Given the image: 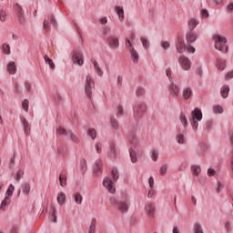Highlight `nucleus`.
<instances>
[{
	"mask_svg": "<svg viewBox=\"0 0 233 233\" xmlns=\"http://www.w3.org/2000/svg\"><path fill=\"white\" fill-rule=\"evenodd\" d=\"M151 157L153 161H157V158L159 157V153L156 150H153Z\"/></svg>",
	"mask_w": 233,
	"mask_h": 233,
	"instance_id": "nucleus-53",
	"label": "nucleus"
},
{
	"mask_svg": "<svg viewBox=\"0 0 233 233\" xmlns=\"http://www.w3.org/2000/svg\"><path fill=\"white\" fill-rule=\"evenodd\" d=\"M177 141L179 145H185V141H187V139L185 138V135L183 133L177 134Z\"/></svg>",
	"mask_w": 233,
	"mask_h": 233,
	"instance_id": "nucleus-30",
	"label": "nucleus"
},
{
	"mask_svg": "<svg viewBox=\"0 0 233 233\" xmlns=\"http://www.w3.org/2000/svg\"><path fill=\"white\" fill-rule=\"evenodd\" d=\"M103 185L105 188H106L108 192H110V194H114V192H116V186L112 181V178L105 177L103 180Z\"/></svg>",
	"mask_w": 233,
	"mask_h": 233,
	"instance_id": "nucleus-6",
	"label": "nucleus"
},
{
	"mask_svg": "<svg viewBox=\"0 0 233 233\" xmlns=\"http://www.w3.org/2000/svg\"><path fill=\"white\" fill-rule=\"evenodd\" d=\"M227 63L225 62L224 59H217V68L218 70H225V66H226Z\"/></svg>",
	"mask_w": 233,
	"mask_h": 233,
	"instance_id": "nucleus-24",
	"label": "nucleus"
},
{
	"mask_svg": "<svg viewBox=\"0 0 233 233\" xmlns=\"http://www.w3.org/2000/svg\"><path fill=\"white\" fill-rule=\"evenodd\" d=\"M117 156V149L116 148V145L112 144L109 150V157L111 159H116Z\"/></svg>",
	"mask_w": 233,
	"mask_h": 233,
	"instance_id": "nucleus-19",
	"label": "nucleus"
},
{
	"mask_svg": "<svg viewBox=\"0 0 233 233\" xmlns=\"http://www.w3.org/2000/svg\"><path fill=\"white\" fill-rule=\"evenodd\" d=\"M43 28H44L45 32H46V33L50 32V25H49L48 20L44 19Z\"/></svg>",
	"mask_w": 233,
	"mask_h": 233,
	"instance_id": "nucleus-40",
	"label": "nucleus"
},
{
	"mask_svg": "<svg viewBox=\"0 0 233 233\" xmlns=\"http://www.w3.org/2000/svg\"><path fill=\"white\" fill-rule=\"evenodd\" d=\"M167 170H168V165L167 164L162 165L159 170L160 176H165L167 174Z\"/></svg>",
	"mask_w": 233,
	"mask_h": 233,
	"instance_id": "nucleus-38",
	"label": "nucleus"
},
{
	"mask_svg": "<svg viewBox=\"0 0 233 233\" xmlns=\"http://www.w3.org/2000/svg\"><path fill=\"white\" fill-rule=\"evenodd\" d=\"M149 188H154V177H150L148 179Z\"/></svg>",
	"mask_w": 233,
	"mask_h": 233,
	"instance_id": "nucleus-62",
	"label": "nucleus"
},
{
	"mask_svg": "<svg viewBox=\"0 0 233 233\" xmlns=\"http://www.w3.org/2000/svg\"><path fill=\"white\" fill-rule=\"evenodd\" d=\"M67 134L73 143H76V145L79 143V137H77V135L74 134L72 131H68Z\"/></svg>",
	"mask_w": 233,
	"mask_h": 233,
	"instance_id": "nucleus-25",
	"label": "nucleus"
},
{
	"mask_svg": "<svg viewBox=\"0 0 233 233\" xmlns=\"http://www.w3.org/2000/svg\"><path fill=\"white\" fill-rule=\"evenodd\" d=\"M170 91L172 92L173 96H176L177 97L179 96V88L177 86L174 85V83L170 85Z\"/></svg>",
	"mask_w": 233,
	"mask_h": 233,
	"instance_id": "nucleus-29",
	"label": "nucleus"
},
{
	"mask_svg": "<svg viewBox=\"0 0 233 233\" xmlns=\"http://www.w3.org/2000/svg\"><path fill=\"white\" fill-rule=\"evenodd\" d=\"M95 147H96V150L97 154H101L103 145H101V143H96Z\"/></svg>",
	"mask_w": 233,
	"mask_h": 233,
	"instance_id": "nucleus-57",
	"label": "nucleus"
},
{
	"mask_svg": "<svg viewBox=\"0 0 233 233\" xmlns=\"http://www.w3.org/2000/svg\"><path fill=\"white\" fill-rule=\"evenodd\" d=\"M228 92H230V87L228 86H223L220 90V94L224 99L228 97Z\"/></svg>",
	"mask_w": 233,
	"mask_h": 233,
	"instance_id": "nucleus-21",
	"label": "nucleus"
},
{
	"mask_svg": "<svg viewBox=\"0 0 233 233\" xmlns=\"http://www.w3.org/2000/svg\"><path fill=\"white\" fill-rule=\"evenodd\" d=\"M7 71L9 72V74H11L12 76H14L16 72V68H15V62H10L7 65Z\"/></svg>",
	"mask_w": 233,
	"mask_h": 233,
	"instance_id": "nucleus-23",
	"label": "nucleus"
},
{
	"mask_svg": "<svg viewBox=\"0 0 233 233\" xmlns=\"http://www.w3.org/2000/svg\"><path fill=\"white\" fill-rule=\"evenodd\" d=\"M129 52L131 54V58L133 60V63L137 64L139 63V54H137V51L134 48H129Z\"/></svg>",
	"mask_w": 233,
	"mask_h": 233,
	"instance_id": "nucleus-14",
	"label": "nucleus"
},
{
	"mask_svg": "<svg viewBox=\"0 0 233 233\" xmlns=\"http://www.w3.org/2000/svg\"><path fill=\"white\" fill-rule=\"evenodd\" d=\"M187 51L188 52V54H194L196 52V48H194V46H187Z\"/></svg>",
	"mask_w": 233,
	"mask_h": 233,
	"instance_id": "nucleus-59",
	"label": "nucleus"
},
{
	"mask_svg": "<svg viewBox=\"0 0 233 233\" xmlns=\"http://www.w3.org/2000/svg\"><path fill=\"white\" fill-rule=\"evenodd\" d=\"M107 43L109 45V47L113 48V50L119 48V38L114 35H110L107 37Z\"/></svg>",
	"mask_w": 233,
	"mask_h": 233,
	"instance_id": "nucleus-7",
	"label": "nucleus"
},
{
	"mask_svg": "<svg viewBox=\"0 0 233 233\" xmlns=\"http://www.w3.org/2000/svg\"><path fill=\"white\" fill-rule=\"evenodd\" d=\"M22 192L25 196H28L30 194V183L25 182L22 184Z\"/></svg>",
	"mask_w": 233,
	"mask_h": 233,
	"instance_id": "nucleus-22",
	"label": "nucleus"
},
{
	"mask_svg": "<svg viewBox=\"0 0 233 233\" xmlns=\"http://www.w3.org/2000/svg\"><path fill=\"white\" fill-rule=\"evenodd\" d=\"M112 177H113V181H117L119 179V172L117 171V168H113L112 169Z\"/></svg>",
	"mask_w": 233,
	"mask_h": 233,
	"instance_id": "nucleus-35",
	"label": "nucleus"
},
{
	"mask_svg": "<svg viewBox=\"0 0 233 233\" xmlns=\"http://www.w3.org/2000/svg\"><path fill=\"white\" fill-rule=\"evenodd\" d=\"M2 48H3L4 54H6V56H10V45L4 44Z\"/></svg>",
	"mask_w": 233,
	"mask_h": 233,
	"instance_id": "nucleus-39",
	"label": "nucleus"
},
{
	"mask_svg": "<svg viewBox=\"0 0 233 233\" xmlns=\"http://www.w3.org/2000/svg\"><path fill=\"white\" fill-rule=\"evenodd\" d=\"M129 139H130V143L132 144V145H137V143H138V140H137V137H136V135H131L130 137H129Z\"/></svg>",
	"mask_w": 233,
	"mask_h": 233,
	"instance_id": "nucleus-46",
	"label": "nucleus"
},
{
	"mask_svg": "<svg viewBox=\"0 0 233 233\" xmlns=\"http://www.w3.org/2000/svg\"><path fill=\"white\" fill-rule=\"evenodd\" d=\"M191 125L194 130H198V127H199V123H198V121H196V119L191 120Z\"/></svg>",
	"mask_w": 233,
	"mask_h": 233,
	"instance_id": "nucleus-55",
	"label": "nucleus"
},
{
	"mask_svg": "<svg viewBox=\"0 0 233 233\" xmlns=\"http://www.w3.org/2000/svg\"><path fill=\"white\" fill-rule=\"evenodd\" d=\"M75 202L76 203V205H81V203H83V196H81L79 193H76Z\"/></svg>",
	"mask_w": 233,
	"mask_h": 233,
	"instance_id": "nucleus-34",
	"label": "nucleus"
},
{
	"mask_svg": "<svg viewBox=\"0 0 233 233\" xmlns=\"http://www.w3.org/2000/svg\"><path fill=\"white\" fill-rule=\"evenodd\" d=\"M23 127H24V132L25 136L30 135V124L28 123V120L26 118L23 119Z\"/></svg>",
	"mask_w": 233,
	"mask_h": 233,
	"instance_id": "nucleus-20",
	"label": "nucleus"
},
{
	"mask_svg": "<svg viewBox=\"0 0 233 233\" xmlns=\"http://www.w3.org/2000/svg\"><path fill=\"white\" fill-rule=\"evenodd\" d=\"M208 176H216V170L213 168H208Z\"/></svg>",
	"mask_w": 233,
	"mask_h": 233,
	"instance_id": "nucleus-63",
	"label": "nucleus"
},
{
	"mask_svg": "<svg viewBox=\"0 0 233 233\" xmlns=\"http://www.w3.org/2000/svg\"><path fill=\"white\" fill-rule=\"evenodd\" d=\"M161 47L163 50H168V48H170V43L168 41H162Z\"/></svg>",
	"mask_w": 233,
	"mask_h": 233,
	"instance_id": "nucleus-45",
	"label": "nucleus"
},
{
	"mask_svg": "<svg viewBox=\"0 0 233 233\" xmlns=\"http://www.w3.org/2000/svg\"><path fill=\"white\" fill-rule=\"evenodd\" d=\"M134 118L136 121H139V119H143V115L147 112V104L145 102H138L133 107Z\"/></svg>",
	"mask_w": 233,
	"mask_h": 233,
	"instance_id": "nucleus-1",
	"label": "nucleus"
},
{
	"mask_svg": "<svg viewBox=\"0 0 233 233\" xmlns=\"http://www.w3.org/2000/svg\"><path fill=\"white\" fill-rule=\"evenodd\" d=\"M176 48L177 54H183V52H185V42H183L181 39H178L176 45Z\"/></svg>",
	"mask_w": 233,
	"mask_h": 233,
	"instance_id": "nucleus-15",
	"label": "nucleus"
},
{
	"mask_svg": "<svg viewBox=\"0 0 233 233\" xmlns=\"http://www.w3.org/2000/svg\"><path fill=\"white\" fill-rule=\"evenodd\" d=\"M147 94V91L144 87L138 86L136 90V96L137 97H141V96H145Z\"/></svg>",
	"mask_w": 233,
	"mask_h": 233,
	"instance_id": "nucleus-31",
	"label": "nucleus"
},
{
	"mask_svg": "<svg viewBox=\"0 0 233 233\" xmlns=\"http://www.w3.org/2000/svg\"><path fill=\"white\" fill-rule=\"evenodd\" d=\"M44 59L47 65H49L51 70H54L56 68V65L54 64V61L48 57V55H45Z\"/></svg>",
	"mask_w": 233,
	"mask_h": 233,
	"instance_id": "nucleus-26",
	"label": "nucleus"
},
{
	"mask_svg": "<svg viewBox=\"0 0 233 233\" xmlns=\"http://www.w3.org/2000/svg\"><path fill=\"white\" fill-rule=\"evenodd\" d=\"M23 176H25V171H23L22 169H19L16 173V177H15V179L17 181H20L21 178L23 177Z\"/></svg>",
	"mask_w": 233,
	"mask_h": 233,
	"instance_id": "nucleus-47",
	"label": "nucleus"
},
{
	"mask_svg": "<svg viewBox=\"0 0 233 233\" xmlns=\"http://www.w3.org/2000/svg\"><path fill=\"white\" fill-rule=\"evenodd\" d=\"M129 154L132 163H137V153H136V151L133 149H130Z\"/></svg>",
	"mask_w": 233,
	"mask_h": 233,
	"instance_id": "nucleus-32",
	"label": "nucleus"
},
{
	"mask_svg": "<svg viewBox=\"0 0 233 233\" xmlns=\"http://www.w3.org/2000/svg\"><path fill=\"white\" fill-rule=\"evenodd\" d=\"M10 197H5L0 205V210H6V208H8V205H10Z\"/></svg>",
	"mask_w": 233,
	"mask_h": 233,
	"instance_id": "nucleus-16",
	"label": "nucleus"
},
{
	"mask_svg": "<svg viewBox=\"0 0 233 233\" xmlns=\"http://www.w3.org/2000/svg\"><path fill=\"white\" fill-rule=\"evenodd\" d=\"M121 116H123V106H118L116 107V116L121 117Z\"/></svg>",
	"mask_w": 233,
	"mask_h": 233,
	"instance_id": "nucleus-50",
	"label": "nucleus"
},
{
	"mask_svg": "<svg viewBox=\"0 0 233 233\" xmlns=\"http://www.w3.org/2000/svg\"><path fill=\"white\" fill-rule=\"evenodd\" d=\"M0 21H2V23L6 21V12H5L3 9L0 10Z\"/></svg>",
	"mask_w": 233,
	"mask_h": 233,
	"instance_id": "nucleus-44",
	"label": "nucleus"
},
{
	"mask_svg": "<svg viewBox=\"0 0 233 233\" xmlns=\"http://www.w3.org/2000/svg\"><path fill=\"white\" fill-rule=\"evenodd\" d=\"M56 132L59 136H68V131L61 127L57 128Z\"/></svg>",
	"mask_w": 233,
	"mask_h": 233,
	"instance_id": "nucleus-42",
	"label": "nucleus"
},
{
	"mask_svg": "<svg viewBox=\"0 0 233 233\" xmlns=\"http://www.w3.org/2000/svg\"><path fill=\"white\" fill-rule=\"evenodd\" d=\"M116 12L119 17V21L123 22L125 19V10H123V7L119 5L116 6Z\"/></svg>",
	"mask_w": 233,
	"mask_h": 233,
	"instance_id": "nucleus-17",
	"label": "nucleus"
},
{
	"mask_svg": "<svg viewBox=\"0 0 233 233\" xmlns=\"http://www.w3.org/2000/svg\"><path fill=\"white\" fill-rule=\"evenodd\" d=\"M197 40H198V35H196V33H194L192 31L187 33V35H186V41L187 43H194Z\"/></svg>",
	"mask_w": 233,
	"mask_h": 233,
	"instance_id": "nucleus-12",
	"label": "nucleus"
},
{
	"mask_svg": "<svg viewBox=\"0 0 233 233\" xmlns=\"http://www.w3.org/2000/svg\"><path fill=\"white\" fill-rule=\"evenodd\" d=\"M226 79H232L233 77V71H229L225 76Z\"/></svg>",
	"mask_w": 233,
	"mask_h": 233,
	"instance_id": "nucleus-64",
	"label": "nucleus"
},
{
	"mask_svg": "<svg viewBox=\"0 0 233 233\" xmlns=\"http://www.w3.org/2000/svg\"><path fill=\"white\" fill-rule=\"evenodd\" d=\"M72 61L74 65H78V66H83V65H85V57L83 56V53L79 51H74L72 53Z\"/></svg>",
	"mask_w": 233,
	"mask_h": 233,
	"instance_id": "nucleus-4",
	"label": "nucleus"
},
{
	"mask_svg": "<svg viewBox=\"0 0 233 233\" xmlns=\"http://www.w3.org/2000/svg\"><path fill=\"white\" fill-rule=\"evenodd\" d=\"M111 126L113 127V128H115L116 130H117V128H119V124L117 123V120L116 119H111Z\"/></svg>",
	"mask_w": 233,
	"mask_h": 233,
	"instance_id": "nucleus-54",
	"label": "nucleus"
},
{
	"mask_svg": "<svg viewBox=\"0 0 233 233\" xmlns=\"http://www.w3.org/2000/svg\"><path fill=\"white\" fill-rule=\"evenodd\" d=\"M89 233H96V221H92L88 229Z\"/></svg>",
	"mask_w": 233,
	"mask_h": 233,
	"instance_id": "nucleus-49",
	"label": "nucleus"
},
{
	"mask_svg": "<svg viewBox=\"0 0 233 233\" xmlns=\"http://www.w3.org/2000/svg\"><path fill=\"white\" fill-rule=\"evenodd\" d=\"M179 119L180 123H182L184 127L187 128V127H188V121L187 120V116L185 115V113L180 114Z\"/></svg>",
	"mask_w": 233,
	"mask_h": 233,
	"instance_id": "nucleus-28",
	"label": "nucleus"
},
{
	"mask_svg": "<svg viewBox=\"0 0 233 233\" xmlns=\"http://www.w3.org/2000/svg\"><path fill=\"white\" fill-rule=\"evenodd\" d=\"M178 63L182 68V70L188 71L190 70V66H192V63L188 57L182 56L178 58Z\"/></svg>",
	"mask_w": 233,
	"mask_h": 233,
	"instance_id": "nucleus-5",
	"label": "nucleus"
},
{
	"mask_svg": "<svg viewBox=\"0 0 233 233\" xmlns=\"http://www.w3.org/2000/svg\"><path fill=\"white\" fill-rule=\"evenodd\" d=\"M93 172L96 176H101L103 174V162L101 160H96Z\"/></svg>",
	"mask_w": 233,
	"mask_h": 233,
	"instance_id": "nucleus-8",
	"label": "nucleus"
},
{
	"mask_svg": "<svg viewBox=\"0 0 233 233\" xmlns=\"http://www.w3.org/2000/svg\"><path fill=\"white\" fill-rule=\"evenodd\" d=\"M16 17H17L18 22L20 23V25H24V23H25V14L16 15Z\"/></svg>",
	"mask_w": 233,
	"mask_h": 233,
	"instance_id": "nucleus-52",
	"label": "nucleus"
},
{
	"mask_svg": "<svg viewBox=\"0 0 233 233\" xmlns=\"http://www.w3.org/2000/svg\"><path fill=\"white\" fill-rule=\"evenodd\" d=\"M47 21L48 23H51V25H56V18H54L53 15H49L47 16Z\"/></svg>",
	"mask_w": 233,
	"mask_h": 233,
	"instance_id": "nucleus-56",
	"label": "nucleus"
},
{
	"mask_svg": "<svg viewBox=\"0 0 233 233\" xmlns=\"http://www.w3.org/2000/svg\"><path fill=\"white\" fill-rule=\"evenodd\" d=\"M87 136L91 137L93 140L97 137V135L96 134V129L95 128H89L87 130Z\"/></svg>",
	"mask_w": 233,
	"mask_h": 233,
	"instance_id": "nucleus-33",
	"label": "nucleus"
},
{
	"mask_svg": "<svg viewBox=\"0 0 233 233\" xmlns=\"http://www.w3.org/2000/svg\"><path fill=\"white\" fill-rule=\"evenodd\" d=\"M52 218H53V221L54 223H56L57 221V216H56V208H52V212H51Z\"/></svg>",
	"mask_w": 233,
	"mask_h": 233,
	"instance_id": "nucleus-58",
	"label": "nucleus"
},
{
	"mask_svg": "<svg viewBox=\"0 0 233 233\" xmlns=\"http://www.w3.org/2000/svg\"><path fill=\"white\" fill-rule=\"evenodd\" d=\"M196 26H198V20L197 19H194V18H191L188 20V28L189 30H194V28H196Z\"/></svg>",
	"mask_w": 233,
	"mask_h": 233,
	"instance_id": "nucleus-27",
	"label": "nucleus"
},
{
	"mask_svg": "<svg viewBox=\"0 0 233 233\" xmlns=\"http://www.w3.org/2000/svg\"><path fill=\"white\" fill-rule=\"evenodd\" d=\"M15 12H16V15H21L25 14L23 12V7L19 4L15 5Z\"/></svg>",
	"mask_w": 233,
	"mask_h": 233,
	"instance_id": "nucleus-36",
	"label": "nucleus"
},
{
	"mask_svg": "<svg viewBox=\"0 0 233 233\" xmlns=\"http://www.w3.org/2000/svg\"><path fill=\"white\" fill-rule=\"evenodd\" d=\"M94 88H96V83L92 76H87L85 84V94L89 101H92V90H94Z\"/></svg>",
	"mask_w": 233,
	"mask_h": 233,
	"instance_id": "nucleus-3",
	"label": "nucleus"
},
{
	"mask_svg": "<svg viewBox=\"0 0 233 233\" xmlns=\"http://www.w3.org/2000/svg\"><path fill=\"white\" fill-rule=\"evenodd\" d=\"M59 181H60V185L62 187H66V175H63V174H60L59 176Z\"/></svg>",
	"mask_w": 233,
	"mask_h": 233,
	"instance_id": "nucleus-37",
	"label": "nucleus"
},
{
	"mask_svg": "<svg viewBox=\"0 0 233 233\" xmlns=\"http://www.w3.org/2000/svg\"><path fill=\"white\" fill-rule=\"evenodd\" d=\"M191 114H192V119H195L197 121H201L203 119V113L201 112V109L198 107H196Z\"/></svg>",
	"mask_w": 233,
	"mask_h": 233,
	"instance_id": "nucleus-10",
	"label": "nucleus"
},
{
	"mask_svg": "<svg viewBox=\"0 0 233 233\" xmlns=\"http://www.w3.org/2000/svg\"><path fill=\"white\" fill-rule=\"evenodd\" d=\"M213 110L215 114H223V107L221 106H214Z\"/></svg>",
	"mask_w": 233,
	"mask_h": 233,
	"instance_id": "nucleus-48",
	"label": "nucleus"
},
{
	"mask_svg": "<svg viewBox=\"0 0 233 233\" xmlns=\"http://www.w3.org/2000/svg\"><path fill=\"white\" fill-rule=\"evenodd\" d=\"M10 233H19V228L16 226H13L10 229Z\"/></svg>",
	"mask_w": 233,
	"mask_h": 233,
	"instance_id": "nucleus-61",
	"label": "nucleus"
},
{
	"mask_svg": "<svg viewBox=\"0 0 233 233\" xmlns=\"http://www.w3.org/2000/svg\"><path fill=\"white\" fill-rule=\"evenodd\" d=\"M56 199L58 205H65V203H66V195H65L64 192H60Z\"/></svg>",
	"mask_w": 233,
	"mask_h": 233,
	"instance_id": "nucleus-18",
	"label": "nucleus"
},
{
	"mask_svg": "<svg viewBox=\"0 0 233 233\" xmlns=\"http://www.w3.org/2000/svg\"><path fill=\"white\" fill-rule=\"evenodd\" d=\"M182 97L186 101L190 99V97H192V88H190V87L184 88L182 91Z\"/></svg>",
	"mask_w": 233,
	"mask_h": 233,
	"instance_id": "nucleus-13",
	"label": "nucleus"
},
{
	"mask_svg": "<svg viewBox=\"0 0 233 233\" xmlns=\"http://www.w3.org/2000/svg\"><path fill=\"white\" fill-rule=\"evenodd\" d=\"M145 211L150 218H154L156 215V206H154V204H147L145 208Z\"/></svg>",
	"mask_w": 233,
	"mask_h": 233,
	"instance_id": "nucleus-9",
	"label": "nucleus"
},
{
	"mask_svg": "<svg viewBox=\"0 0 233 233\" xmlns=\"http://www.w3.org/2000/svg\"><path fill=\"white\" fill-rule=\"evenodd\" d=\"M118 210L121 214H127L128 212V203L125 201H119L117 203Z\"/></svg>",
	"mask_w": 233,
	"mask_h": 233,
	"instance_id": "nucleus-11",
	"label": "nucleus"
},
{
	"mask_svg": "<svg viewBox=\"0 0 233 233\" xmlns=\"http://www.w3.org/2000/svg\"><path fill=\"white\" fill-rule=\"evenodd\" d=\"M126 48H127V50H129V48H134L132 46V42H130L128 38L126 39Z\"/></svg>",
	"mask_w": 233,
	"mask_h": 233,
	"instance_id": "nucleus-60",
	"label": "nucleus"
},
{
	"mask_svg": "<svg viewBox=\"0 0 233 233\" xmlns=\"http://www.w3.org/2000/svg\"><path fill=\"white\" fill-rule=\"evenodd\" d=\"M215 48L216 50H219V52H223V54H227L228 52V46H227V38L221 35H216Z\"/></svg>",
	"mask_w": 233,
	"mask_h": 233,
	"instance_id": "nucleus-2",
	"label": "nucleus"
},
{
	"mask_svg": "<svg viewBox=\"0 0 233 233\" xmlns=\"http://www.w3.org/2000/svg\"><path fill=\"white\" fill-rule=\"evenodd\" d=\"M28 105H29L28 99L23 100L22 108L23 110H25V112H28Z\"/></svg>",
	"mask_w": 233,
	"mask_h": 233,
	"instance_id": "nucleus-43",
	"label": "nucleus"
},
{
	"mask_svg": "<svg viewBox=\"0 0 233 233\" xmlns=\"http://www.w3.org/2000/svg\"><path fill=\"white\" fill-rule=\"evenodd\" d=\"M191 168L195 176H199V173L201 172V167L199 166H193Z\"/></svg>",
	"mask_w": 233,
	"mask_h": 233,
	"instance_id": "nucleus-41",
	"label": "nucleus"
},
{
	"mask_svg": "<svg viewBox=\"0 0 233 233\" xmlns=\"http://www.w3.org/2000/svg\"><path fill=\"white\" fill-rule=\"evenodd\" d=\"M140 41H141L144 48H148V46H149L148 40H147L145 37H141Z\"/></svg>",
	"mask_w": 233,
	"mask_h": 233,
	"instance_id": "nucleus-51",
	"label": "nucleus"
}]
</instances>
